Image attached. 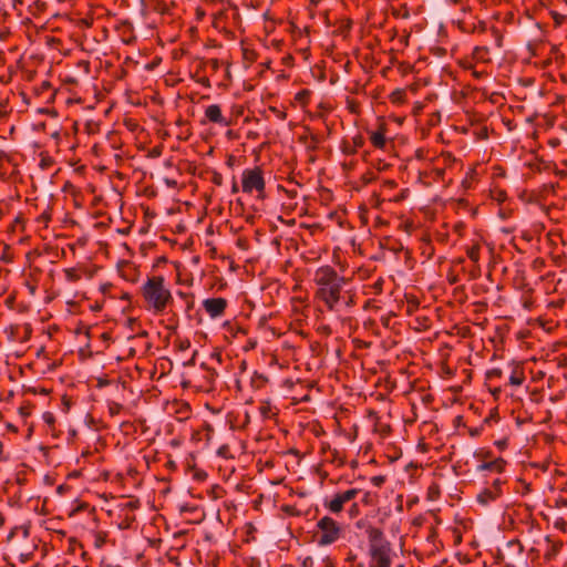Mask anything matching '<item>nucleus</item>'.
<instances>
[{
	"mask_svg": "<svg viewBox=\"0 0 567 567\" xmlns=\"http://www.w3.org/2000/svg\"><path fill=\"white\" fill-rule=\"evenodd\" d=\"M369 539V554L371 561L369 567H391V543L384 537L381 529L369 526L367 529Z\"/></svg>",
	"mask_w": 567,
	"mask_h": 567,
	"instance_id": "nucleus-1",
	"label": "nucleus"
},
{
	"mask_svg": "<svg viewBox=\"0 0 567 567\" xmlns=\"http://www.w3.org/2000/svg\"><path fill=\"white\" fill-rule=\"evenodd\" d=\"M164 282L165 279L163 276L151 277L142 288L144 299L156 313L163 312L167 305L173 301V296L171 291L165 288Z\"/></svg>",
	"mask_w": 567,
	"mask_h": 567,
	"instance_id": "nucleus-2",
	"label": "nucleus"
},
{
	"mask_svg": "<svg viewBox=\"0 0 567 567\" xmlns=\"http://www.w3.org/2000/svg\"><path fill=\"white\" fill-rule=\"evenodd\" d=\"M317 527L322 532V535L318 540L320 546H328L339 538L340 527L333 518L329 516L322 517L317 523Z\"/></svg>",
	"mask_w": 567,
	"mask_h": 567,
	"instance_id": "nucleus-3",
	"label": "nucleus"
},
{
	"mask_svg": "<svg viewBox=\"0 0 567 567\" xmlns=\"http://www.w3.org/2000/svg\"><path fill=\"white\" fill-rule=\"evenodd\" d=\"M252 189L262 192L265 189V179L260 168L245 169L243 172V190L251 193Z\"/></svg>",
	"mask_w": 567,
	"mask_h": 567,
	"instance_id": "nucleus-4",
	"label": "nucleus"
},
{
	"mask_svg": "<svg viewBox=\"0 0 567 567\" xmlns=\"http://www.w3.org/2000/svg\"><path fill=\"white\" fill-rule=\"evenodd\" d=\"M344 282H336L329 287L318 288L316 296L324 301L330 310H333L337 302L340 300V291Z\"/></svg>",
	"mask_w": 567,
	"mask_h": 567,
	"instance_id": "nucleus-5",
	"label": "nucleus"
},
{
	"mask_svg": "<svg viewBox=\"0 0 567 567\" xmlns=\"http://www.w3.org/2000/svg\"><path fill=\"white\" fill-rule=\"evenodd\" d=\"M313 281L319 288L329 287L336 282H346L344 278L340 277L330 266L320 267L315 274Z\"/></svg>",
	"mask_w": 567,
	"mask_h": 567,
	"instance_id": "nucleus-6",
	"label": "nucleus"
},
{
	"mask_svg": "<svg viewBox=\"0 0 567 567\" xmlns=\"http://www.w3.org/2000/svg\"><path fill=\"white\" fill-rule=\"evenodd\" d=\"M491 62L489 50L486 47H476L473 51L471 60L460 61V65L465 69H474L480 63L485 64Z\"/></svg>",
	"mask_w": 567,
	"mask_h": 567,
	"instance_id": "nucleus-7",
	"label": "nucleus"
},
{
	"mask_svg": "<svg viewBox=\"0 0 567 567\" xmlns=\"http://www.w3.org/2000/svg\"><path fill=\"white\" fill-rule=\"evenodd\" d=\"M359 492L360 491L358 488H351L343 493H338L328 504H326V506L329 508L330 512L334 514L340 513L343 508V505L347 502L353 499L359 494Z\"/></svg>",
	"mask_w": 567,
	"mask_h": 567,
	"instance_id": "nucleus-8",
	"label": "nucleus"
},
{
	"mask_svg": "<svg viewBox=\"0 0 567 567\" xmlns=\"http://www.w3.org/2000/svg\"><path fill=\"white\" fill-rule=\"evenodd\" d=\"M203 307L212 318H218L224 315L227 307L225 298H208L203 301Z\"/></svg>",
	"mask_w": 567,
	"mask_h": 567,
	"instance_id": "nucleus-9",
	"label": "nucleus"
},
{
	"mask_svg": "<svg viewBox=\"0 0 567 567\" xmlns=\"http://www.w3.org/2000/svg\"><path fill=\"white\" fill-rule=\"evenodd\" d=\"M205 116L209 122L223 125V126H230L231 122L226 120L223 114L220 106L217 104H212L206 107L205 110Z\"/></svg>",
	"mask_w": 567,
	"mask_h": 567,
	"instance_id": "nucleus-10",
	"label": "nucleus"
},
{
	"mask_svg": "<svg viewBox=\"0 0 567 567\" xmlns=\"http://www.w3.org/2000/svg\"><path fill=\"white\" fill-rule=\"evenodd\" d=\"M33 91H34V94L39 95V96L43 95L45 92H49V95H48V97L45 100L47 103L53 102L54 97H55V94H56V90L52 89V84L48 80L42 81V83L39 86H34Z\"/></svg>",
	"mask_w": 567,
	"mask_h": 567,
	"instance_id": "nucleus-11",
	"label": "nucleus"
},
{
	"mask_svg": "<svg viewBox=\"0 0 567 567\" xmlns=\"http://www.w3.org/2000/svg\"><path fill=\"white\" fill-rule=\"evenodd\" d=\"M118 30L122 32V40L126 44H131L136 40V37L133 33V25L128 21H124L118 27Z\"/></svg>",
	"mask_w": 567,
	"mask_h": 567,
	"instance_id": "nucleus-12",
	"label": "nucleus"
},
{
	"mask_svg": "<svg viewBox=\"0 0 567 567\" xmlns=\"http://www.w3.org/2000/svg\"><path fill=\"white\" fill-rule=\"evenodd\" d=\"M524 379L525 377L523 368L518 363H515L512 374L509 377V384L519 386L523 384Z\"/></svg>",
	"mask_w": 567,
	"mask_h": 567,
	"instance_id": "nucleus-13",
	"label": "nucleus"
},
{
	"mask_svg": "<svg viewBox=\"0 0 567 567\" xmlns=\"http://www.w3.org/2000/svg\"><path fill=\"white\" fill-rule=\"evenodd\" d=\"M504 466H505V461L503 458H497V460L492 461V462L482 463L481 465H478L477 470L478 471H497V472H502L504 470Z\"/></svg>",
	"mask_w": 567,
	"mask_h": 567,
	"instance_id": "nucleus-14",
	"label": "nucleus"
},
{
	"mask_svg": "<svg viewBox=\"0 0 567 567\" xmlns=\"http://www.w3.org/2000/svg\"><path fill=\"white\" fill-rule=\"evenodd\" d=\"M243 60H244V66L246 69L250 68L254 62L257 61L258 53L249 48V47H243Z\"/></svg>",
	"mask_w": 567,
	"mask_h": 567,
	"instance_id": "nucleus-15",
	"label": "nucleus"
},
{
	"mask_svg": "<svg viewBox=\"0 0 567 567\" xmlns=\"http://www.w3.org/2000/svg\"><path fill=\"white\" fill-rule=\"evenodd\" d=\"M498 496V492H494L491 488H485L477 495V501L482 505H487L489 502L495 501Z\"/></svg>",
	"mask_w": 567,
	"mask_h": 567,
	"instance_id": "nucleus-16",
	"label": "nucleus"
},
{
	"mask_svg": "<svg viewBox=\"0 0 567 567\" xmlns=\"http://www.w3.org/2000/svg\"><path fill=\"white\" fill-rule=\"evenodd\" d=\"M371 143L377 148H383L385 146V136L383 130L380 132H373L370 136Z\"/></svg>",
	"mask_w": 567,
	"mask_h": 567,
	"instance_id": "nucleus-17",
	"label": "nucleus"
},
{
	"mask_svg": "<svg viewBox=\"0 0 567 567\" xmlns=\"http://www.w3.org/2000/svg\"><path fill=\"white\" fill-rule=\"evenodd\" d=\"M311 95V91L308 90V89H303L301 91H299L298 93H296L295 95V100L301 104L302 106L307 105V103L309 102V97Z\"/></svg>",
	"mask_w": 567,
	"mask_h": 567,
	"instance_id": "nucleus-18",
	"label": "nucleus"
},
{
	"mask_svg": "<svg viewBox=\"0 0 567 567\" xmlns=\"http://www.w3.org/2000/svg\"><path fill=\"white\" fill-rule=\"evenodd\" d=\"M405 91L403 89H396L390 94V100L392 103L401 104L404 102Z\"/></svg>",
	"mask_w": 567,
	"mask_h": 567,
	"instance_id": "nucleus-19",
	"label": "nucleus"
},
{
	"mask_svg": "<svg viewBox=\"0 0 567 567\" xmlns=\"http://www.w3.org/2000/svg\"><path fill=\"white\" fill-rule=\"evenodd\" d=\"M365 84H362L360 81H354L353 85H347L344 87L346 91H349L352 94H359L364 91Z\"/></svg>",
	"mask_w": 567,
	"mask_h": 567,
	"instance_id": "nucleus-20",
	"label": "nucleus"
},
{
	"mask_svg": "<svg viewBox=\"0 0 567 567\" xmlns=\"http://www.w3.org/2000/svg\"><path fill=\"white\" fill-rule=\"evenodd\" d=\"M561 546H563V543H555V544H553L550 549L546 551L545 559L546 560H551L558 554V551L560 550Z\"/></svg>",
	"mask_w": 567,
	"mask_h": 567,
	"instance_id": "nucleus-21",
	"label": "nucleus"
},
{
	"mask_svg": "<svg viewBox=\"0 0 567 567\" xmlns=\"http://www.w3.org/2000/svg\"><path fill=\"white\" fill-rule=\"evenodd\" d=\"M347 102V109L349 110L350 113L352 114H358L359 111H360V105L357 101L350 99V97H347L346 100Z\"/></svg>",
	"mask_w": 567,
	"mask_h": 567,
	"instance_id": "nucleus-22",
	"label": "nucleus"
},
{
	"mask_svg": "<svg viewBox=\"0 0 567 567\" xmlns=\"http://www.w3.org/2000/svg\"><path fill=\"white\" fill-rule=\"evenodd\" d=\"M393 16L406 19L410 17V9L406 4H402L399 9L393 11Z\"/></svg>",
	"mask_w": 567,
	"mask_h": 567,
	"instance_id": "nucleus-23",
	"label": "nucleus"
},
{
	"mask_svg": "<svg viewBox=\"0 0 567 567\" xmlns=\"http://www.w3.org/2000/svg\"><path fill=\"white\" fill-rule=\"evenodd\" d=\"M123 410V405L117 402L109 403V412L111 415H117Z\"/></svg>",
	"mask_w": 567,
	"mask_h": 567,
	"instance_id": "nucleus-24",
	"label": "nucleus"
},
{
	"mask_svg": "<svg viewBox=\"0 0 567 567\" xmlns=\"http://www.w3.org/2000/svg\"><path fill=\"white\" fill-rule=\"evenodd\" d=\"M192 78L195 79L198 83L205 85L206 87L210 86L209 79L206 76H199V73H190Z\"/></svg>",
	"mask_w": 567,
	"mask_h": 567,
	"instance_id": "nucleus-25",
	"label": "nucleus"
},
{
	"mask_svg": "<svg viewBox=\"0 0 567 567\" xmlns=\"http://www.w3.org/2000/svg\"><path fill=\"white\" fill-rule=\"evenodd\" d=\"M225 17V13L224 11H218L217 13L214 14V19H213V27L215 29H219V22L220 20Z\"/></svg>",
	"mask_w": 567,
	"mask_h": 567,
	"instance_id": "nucleus-26",
	"label": "nucleus"
},
{
	"mask_svg": "<svg viewBox=\"0 0 567 567\" xmlns=\"http://www.w3.org/2000/svg\"><path fill=\"white\" fill-rule=\"evenodd\" d=\"M384 482H385V477H384V476H382V475L373 476V477L371 478V483H372L374 486H377V487L382 486V485L384 484Z\"/></svg>",
	"mask_w": 567,
	"mask_h": 567,
	"instance_id": "nucleus-27",
	"label": "nucleus"
},
{
	"mask_svg": "<svg viewBox=\"0 0 567 567\" xmlns=\"http://www.w3.org/2000/svg\"><path fill=\"white\" fill-rule=\"evenodd\" d=\"M205 66L210 68L213 70H217L220 65L217 59H209L205 62Z\"/></svg>",
	"mask_w": 567,
	"mask_h": 567,
	"instance_id": "nucleus-28",
	"label": "nucleus"
},
{
	"mask_svg": "<svg viewBox=\"0 0 567 567\" xmlns=\"http://www.w3.org/2000/svg\"><path fill=\"white\" fill-rule=\"evenodd\" d=\"M220 32H223V33H224V35H225V38H226L227 40H229V41H231V40H235V39H236L235 32H234V31H231V30H229V29H226L225 27H223V28L220 29Z\"/></svg>",
	"mask_w": 567,
	"mask_h": 567,
	"instance_id": "nucleus-29",
	"label": "nucleus"
},
{
	"mask_svg": "<svg viewBox=\"0 0 567 567\" xmlns=\"http://www.w3.org/2000/svg\"><path fill=\"white\" fill-rule=\"evenodd\" d=\"M43 420L49 425H53L54 422H55V417H54V415L51 412H45L43 414Z\"/></svg>",
	"mask_w": 567,
	"mask_h": 567,
	"instance_id": "nucleus-30",
	"label": "nucleus"
},
{
	"mask_svg": "<svg viewBox=\"0 0 567 567\" xmlns=\"http://www.w3.org/2000/svg\"><path fill=\"white\" fill-rule=\"evenodd\" d=\"M212 182L218 186L223 184V176L218 172L213 173Z\"/></svg>",
	"mask_w": 567,
	"mask_h": 567,
	"instance_id": "nucleus-31",
	"label": "nucleus"
},
{
	"mask_svg": "<svg viewBox=\"0 0 567 567\" xmlns=\"http://www.w3.org/2000/svg\"><path fill=\"white\" fill-rule=\"evenodd\" d=\"M502 375V370L501 369H492L489 370L487 373H486V377L488 379H492V378H499Z\"/></svg>",
	"mask_w": 567,
	"mask_h": 567,
	"instance_id": "nucleus-32",
	"label": "nucleus"
},
{
	"mask_svg": "<svg viewBox=\"0 0 567 567\" xmlns=\"http://www.w3.org/2000/svg\"><path fill=\"white\" fill-rule=\"evenodd\" d=\"M269 110L275 113L280 120H285L287 117V113L284 111L278 110L275 106H270Z\"/></svg>",
	"mask_w": 567,
	"mask_h": 567,
	"instance_id": "nucleus-33",
	"label": "nucleus"
},
{
	"mask_svg": "<svg viewBox=\"0 0 567 567\" xmlns=\"http://www.w3.org/2000/svg\"><path fill=\"white\" fill-rule=\"evenodd\" d=\"M554 53L556 54V66L560 68L563 65L564 56L559 53L558 49H555Z\"/></svg>",
	"mask_w": 567,
	"mask_h": 567,
	"instance_id": "nucleus-34",
	"label": "nucleus"
},
{
	"mask_svg": "<svg viewBox=\"0 0 567 567\" xmlns=\"http://www.w3.org/2000/svg\"><path fill=\"white\" fill-rule=\"evenodd\" d=\"M195 14H196V19L197 20H203L204 17H205V10L202 8V7H197L196 10H195Z\"/></svg>",
	"mask_w": 567,
	"mask_h": 567,
	"instance_id": "nucleus-35",
	"label": "nucleus"
},
{
	"mask_svg": "<svg viewBox=\"0 0 567 567\" xmlns=\"http://www.w3.org/2000/svg\"><path fill=\"white\" fill-rule=\"evenodd\" d=\"M312 74V78L318 82V83H321L326 80V73L323 72H320V73H311Z\"/></svg>",
	"mask_w": 567,
	"mask_h": 567,
	"instance_id": "nucleus-36",
	"label": "nucleus"
},
{
	"mask_svg": "<svg viewBox=\"0 0 567 567\" xmlns=\"http://www.w3.org/2000/svg\"><path fill=\"white\" fill-rule=\"evenodd\" d=\"M189 347H190V342H189V340H183V341H181V342H179V344H178V349H179L181 351H185V350H187Z\"/></svg>",
	"mask_w": 567,
	"mask_h": 567,
	"instance_id": "nucleus-37",
	"label": "nucleus"
},
{
	"mask_svg": "<svg viewBox=\"0 0 567 567\" xmlns=\"http://www.w3.org/2000/svg\"><path fill=\"white\" fill-rule=\"evenodd\" d=\"M0 82L2 84H8L11 82V73H7V74H1L0 75Z\"/></svg>",
	"mask_w": 567,
	"mask_h": 567,
	"instance_id": "nucleus-38",
	"label": "nucleus"
},
{
	"mask_svg": "<svg viewBox=\"0 0 567 567\" xmlns=\"http://www.w3.org/2000/svg\"><path fill=\"white\" fill-rule=\"evenodd\" d=\"M468 257L470 259H472L473 261H476L478 260V250L477 249H471V251H468Z\"/></svg>",
	"mask_w": 567,
	"mask_h": 567,
	"instance_id": "nucleus-39",
	"label": "nucleus"
},
{
	"mask_svg": "<svg viewBox=\"0 0 567 567\" xmlns=\"http://www.w3.org/2000/svg\"><path fill=\"white\" fill-rule=\"evenodd\" d=\"M78 66L84 69V71H89L90 62L86 60H81L78 62Z\"/></svg>",
	"mask_w": 567,
	"mask_h": 567,
	"instance_id": "nucleus-40",
	"label": "nucleus"
},
{
	"mask_svg": "<svg viewBox=\"0 0 567 567\" xmlns=\"http://www.w3.org/2000/svg\"><path fill=\"white\" fill-rule=\"evenodd\" d=\"M501 485L502 482L498 478L493 482V491L498 492V495L501 494Z\"/></svg>",
	"mask_w": 567,
	"mask_h": 567,
	"instance_id": "nucleus-41",
	"label": "nucleus"
},
{
	"mask_svg": "<svg viewBox=\"0 0 567 567\" xmlns=\"http://www.w3.org/2000/svg\"><path fill=\"white\" fill-rule=\"evenodd\" d=\"M66 277L69 280H73V281L79 278L78 275H75L73 269L66 270Z\"/></svg>",
	"mask_w": 567,
	"mask_h": 567,
	"instance_id": "nucleus-42",
	"label": "nucleus"
},
{
	"mask_svg": "<svg viewBox=\"0 0 567 567\" xmlns=\"http://www.w3.org/2000/svg\"><path fill=\"white\" fill-rule=\"evenodd\" d=\"M38 112L41 113V114H50V115H53V116L56 115V111L55 110H50V109H39Z\"/></svg>",
	"mask_w": 567,
	"mask_h": 567,
	"instance_id": "nucleus-43",
	"label": "nucleus"
},
{
	"mask_svg": "<svg viewBox=\"0 0 567 567\" xmlns=\"http://www.w3.org/2000/svg\"><path fill=\"white\" fill-rule=\"evenodd\" d=\"M272 61L269 58L264 59L259 65L266 69H270Z\"/></svg>",
	"mask_w": 567,
	"mask_h": 567,
	"instance_id": "nucleus-44",
	"label": "nucleus"
},
{
	"mask_svg": "<svg viewBox=\"0 0 567 567\" xmlns=\"http://www.w3.org/2000/svg\"><path fill=\"white\" fill-rule=\"evenodd\" d=\"M225 78H226V80H225V81H223V82H220V83H219V86L227 87V85H228V83H227V82H229V81L231 80V73H230V72H227Z\"/></svg>",
	"mask_w": 567,
	"mask_h": 567,
	"instance_id": "nucleus-45",
	"label": "nucleus"
},
{
	"mask_svg": "<svg viewBox=\"0 0 567 567\" xmlns=\"http://www.w3.org/2000/svg\"><path fill=\"white\" fill-rule=\"evenodd\" d=\"M18 529H19V527H14V528H12V529L10 530V533H9V534H8V536H7V540H8V542H11V540L14 538V536H16V534H17V530H18Z\"/></svg>",
	"mask_w": 567,
	"mask_h": 567,
	"instance_id": "nucleus-46",
	"label": "nucleus"
},
{
	"mask_svg": "<svg viewBox=\"0 0 567 567\" xmlns=\"http://www.w3.org/2000/svg\"><path fill=\"white\" fill-rule=\"evenodd\" d=\"M228 451V446L227 445H223L218 449L217 451V454L220 455V456H226V453Z\"/></svg>",
	"mask_w": 567,
	"mask_h": 567,
	"instance_id": "nucleus-47",
	"label": "nucleus"
},
{
	"mask_svg": "<svg viewBox=\"0 0 567 567\" xmlns=\"http://www.w3.org/2000/svg\"><path fill=\"white\" fill-rule=\"evenodd\" d=\"M195 477L198 480V481H204L206 477H207V474L204 472V471H199L195 474Z\"/></svg>",
	"mask_w": 567,
	"mask_h": 567,
	"instance_id": "nucleus-48",
	"label": "nucleus"
},
{
	"mask_svg": "<svg viewBox=\"0 0 567 567\" xmlns=\"http://www.w3.org/2000/svg\"><path fill=\"white\" fill-rule=\"evenodd\" d=\"M51 219V215L48 214V213H43L40 217H39V220L43 221V223H48L49 220Z\"/></svg>",
	"mask_w": 567,
	"mask_h": 567,
	"instance_id": "nucleus-49",
	"label": "nucleus"
},
{
	"mask_svg": "<svg viewBox=\"0 0 567 567\" xmlns=\"http://www.w3.org/2000/svg\"><path fill=\"white\" fill-rule=\"evenodd\" d=\"M159 61H161V59L156 58L152 63L145 64V69H153V68H155Z\"/></svg>",
	"mask_w": 567,
	"mask_h": 567,
	"instance_id": "nucleus-50",
	"label": "nucleus"
},
{
	"mask_svg": "<svg viewBox=\"0 0 567 567\" xmlns=\"http://www.w3.org/2000/svg\"><path fill=\"white\" fill-rule=\"evenodd\" d=\"M312 564H313L312 558L311 557H307V558H305V560L302 563V566L303 567H311Z\"/></svg>",
	"mask_w": 567,
	"mask_h": 567,
	"instance_id": "nucleus-51",
	"label": "nucleus"
},
{
	"mask_svg": "<svg viewBox=\"0 0 567 567\" xmlns=\"http://www.w3.org/2000/svg\"><path fill=\"white\" fill-rule=\"evenodd\" d=\"M63 83L69 85V84H75L76 83V80L74 78H71V76H66L64 80H63Z\"/></svg>",
	"mask_w": 567,
	"mask_h": 567,
	"instance_id": "nucleus-52",
	"label": "nucleus"
},
{
	"mask_svg": "<svg viewBox=\"0 0 567 567\" xmlns=\"http://www.w3.org/2000/svg\"><path fill=\"white\" fill-rule=\"evenodd\" d=\"M362 502L364 504H370V502H371V494L369 492L364 493Z\"/></svg>",
	"mask_w": 567,
	"mask_h": 567,
	"instance_id": "nucleus-53",
	"label": "nucleus"
},
{
	"mask_svg": "<svg viewBox=\"0 0 567 567\" xmlns=\"http://www.w3.org/2000/svg\"><path fill=\"white\" fill-rule=\"evenodd\" d=\"M136 319L135 318H130L127 319V327L133 330L134 329V324L136 323Z\"/></svg>",
	"mask_w": 567,
	"mask_h": 567,
	"instance_id": "nucleus-54",
	"label": "nucleus"
},
{
	"mask_svg": "<svg viewBox=\"0 0 567 567\" xmlns=\"http://www.w3.org/2000/svg\"><path fill=\"white\" fill-rule=\"evenodd\" d=\"M496 445L499 447V449H505L507 446V442L506 440H501V441H497L496 442Z\"/></svg>",
	"mask_w": 567,
	"mask_h": 567,
	"instance_id": "nucleus-55",
	"label": "nucleus"
},
{
	"mask_svg": "<svg viewBox=\"0 0 567 567\" xmlns=\"http://www.w3.org/2000/svg\"><path fill=\"white\" fill-rule=\"evenodd\" d=\"M164 81L167 85H174L177 82V80L173 78H165Z\"/></svg>",
	"mask_w": 567,
	"mask_h": 567,
	"instance_id": "nucleus-56",
	"label": "nucleus"
},
{
	"mask_svg": "<svg viewBox=\"0 0 567 567\" xmlns=\"http://www.w3.org/2000/svg\"><path fill=\"white\" fill-rule=\"evenodd\" d=\"M350 28H351V21H347V23H346V24H342V25L340 27V29H341V31H342V32L350 30Z\"/></svg>",
	"mask_w": 567,
	"mask_h": 567,
	"instance_id": "nucleus-57",
	"label": "nucleus"
},
{
	"mask_svg": "<svg viewBox=\"0 0 567 567\" xmlns=\"http://www.w3.org/2000/svg\"><path fill=\"white\" fill-rule=\"evenodd\" d=\"M197 354V351L194 352L193 358L189 359L188 362L185 363V365H195V357Z\"/></svg>",
	"mask_w": 567,
	"mask_h": 567,
	"instance_id": "nucleus-58",
	"label": "nucleus"
},
{
	"mask_svg": "<svg viewBox=\"0 0 567 567\" xmlns=\"http://www.w3.org/2000/svg\"><path fill=\"white\" fill-rule=\"evenodd\" d=\"M496 417H497V412L494 410V411L491 413L489 417H486V419H485V422L487 423V422H489V420H491V419H496Z\"/></svg>",
	"mask_w": 567,
	"mask_h": 567,
	"instance_id": "nucleus-59",
	"label": "nucleus"
},
{
	"mask_svg": "<svg viewBox=\"0 0 567 567\" xmlns=\"http://www.w3.org/2000/svg\"><path fill=\"white\" fill-rule=\"evenodd\" d=\"M238 190H239V187H238V185H237L236 181L234 179V182H233V186H231V192H233V193H238Z\"/></svg>",
	"mask_w": 567,
	"mask_h": 567,
	"instance_id": "nucleus-60",
	"label": "nucleus"
},
{
	"mask_svg": "<svg viewBox=\"0 0 567 567\" xmlns=\"http://www.w3.org/2000/svg\"><path fill=\"white\" fill-rule=\"evenodd\" d=\"M559 365L560 367H567V355H563Z\"/></svg>",
	"mask_w": 567,
	"mask_h": 567,
	"instance_id": "nucleus-61",
	"label": "nucleus"
},
{
	"mask_svg": "<svg viewBox=\"0 0 567 567\" xmlns=\"http://www.w3.org/2000/svg\"><path fill=\"white\" fill-rule=\"evenodd\" d=\"M23 3L22 0H12L13 8L17 9L18 6H21Z\"/></svg>",
	"mask_w": 567,
	"mask_h": 567,
	"instance_id": "nucleus-62",
	"label": "nucleus"
},
{
	"mask_svg": "<svg viewBox=\"0 0 567 567\" xmlns=\"http://www.w3.org/2000/svg\"><path fill=\"white\" fill-rule=\"evenodd\" d=\"M558 75L560 76L563 82H567V73L561 72V73H558Z\"/></svg>",
	"mask_w": 567,
	"mask_h": 567,
	"instance_id": "nucleus-63",
	"label": "nucleus"
},
{
	"mask_svg": "<svg viewBox=\"0 0 567 567\" xmlns=\"http://www.w3.org/2000/svg\"><path fill=\"white\" fill-rule=\"evenodd\" d=\"M20 413H21V415H23V416H28V415L30 414V412H29L27 409H24V408H21V409H20Z\"/></svg>",
	"mask_w": 567,
	"mask_h": 567,
	"instance_id": "nucleus-64",
	"label": "nucleus"
}]
</instances>
